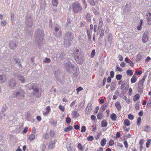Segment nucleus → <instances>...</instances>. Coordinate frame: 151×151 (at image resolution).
Wrapping results in <instances>:
<instances>
[{
	"label": "nucleus",
	"instance_id": "774afa93",
	"mask_svg": "<svg viewBox=\"0 0 151 151\" xmlns=\"http://www.w3.org/2000/svg\"><path fill=\"white\" fill-rule=\"evenodd\" d=\"M114 144V141L113 140H110L109 142V144L111 145H113Z\"/></svg>",
	"mask_w": 151,
	"mask_h": 151
},
{
	"label": "nucleus",
	"instance_id": "e2e57ef3",
	"mask_svg": "<svg viewBox=\"0 0 151 151\" xmlns=\"http://www.w3.org/2000/svg\"><path fill=\"white\" fill-rule=\"evenodd\" d=\"M122 78V75H118L116 76V78L117 80H120Z\"/></svg>",
	"mask_w": 151,
	"mask_h": 151
},
{
	"label": "nucleus",
	"instance_id": "f8f14e48",
	"mask_svg": "<svg viewBox=\"0 0 151 151\" xmlns=\"http://www.w3.org/2000/svg\"><path fill=\"white\" fill-rule=\"evenodd\" d=\"M46 111L44 112L43 113V115L44 116L47 115L49 113L50 111V106H47L46 108Z\"/></svg>",
	"mask_w": 151,
	"mask_h": 151
},
{
	"label": "nucleus",
	"instance_id": "2eb2a0df",
	"mask_svg": "<svg viewBox=\"0 0 151 151\" xmlns=\"http://www.w3.org/2000/svg\"><path fill=\"white\" fill-rule=\"evenodd\" d=\"M13 81V79H11L9 82L10 86L12 88H14L16 86V83L14 82Z\"/></svg>",
	"mask_w": 151,
	"mask_h": 151
},
{
	"label": "nucleus",
	"instance_id": "a211bd4d",
	"mask_svg": "<svg viewBox=\"0 0 151 151\" xmlns=\"http://www.w3.org/2000/svg\"><path fill=\"white\" fill-rule=\"evenodd\" d=\"M98 119L100 120L103 118L104 117V115L103 113L101 112H99L97 116Z\"/></svg>",
	"mask_w": 151,
	"mask_h": 151
},
{
	"label": "nucleus",
	"instance_id": "b1692460",
	"mask_svg": "<svg viewBox=\"0 0 151 151\" xmlns=\"http://www.w3.org/2000/svg\"><path fill=\"white\" fill-rule=\"evenodd\" d=\"M106 142V140L105 138H104L102 139L101 141V145L102 146H104L105 145Z\"/></svg>",
	"mask_w": 151,
	"mask_h": 151
},
{
	"label": "nucleus",
	"instance_id": "8fccbe9b",
	"mask_svg": "<svg viewBox=\"0 0 151 151\" xmlns=\"http://www.w3.org/2000/svg\"><path fill=\"white\" fill-rule=\"evenodd\" d=\"M135 109L136 110H139V102L137 101L136 104Z\"/></svg>",
	"mask_w": 151,
	"mask_h": 151
},
{
	"label": "nucleus",
	"instance_id": "f3484780",
	"mask_svg": "<svg viewBox=\"0 0 151 151\" xmlns=\"http://www.w3.org/2000/svg\"><path fill=\"white\" fill-rule=\"evenodd\" d=\"M136 75L134 74L131 79V81L132 83H134L137 81V78H136Z\"/></svg>",
	"mask_w": 151,
	"mask_h": 151
},
{
	"label": "nucleus",
	"instance_id": "72a5a7b5",
	"mask_svg": "<svg viewBox=\"0 0 151 151\" xmlns=\"http://www.w3.org/2000/svg\"><path fill=\"white\" fill-rule=\"evenodd\" d=\"M130 7H129L127 4L125 6V7L124 9V12L126 11L129 12L130 11Z\"/></svg>",
	"mask_w": 151,
	"mask_h": 151
},
{
	"label": "nucleus",
	"instance_id": "69168bd1",
	"mask_svg": "<svg viewBox=\"0 0 151 151\" xmlns=\"http://www.w3.org/2000/svg\"><path fill=\"white\" fill-rule=\"evenodd\" d=\"M104 34V30L102 29L101 31V33L100 34V35L101 37H102Z\"/></svg>",
	"mask_w": 151,
	"mask_h": 151
},
{
	"label": "nucleus",
	"instance_id": "20e7f679",
	"mask_svg": "<svg viewBox=\"0 0 151 151\" xmlns=\"http://www.w3.org/2000/svg\"><path fill=\"white\" fill-rule=\"evenodd\" d=\"M25 92L24 90L21 89L20 92H17L16 96H19V98L21 99H23L25 96Z\"/></svg>",
	"mask_w": 151,
	"mask_h": 151
},
{
	"label": "nucleus",
	"instance_id": "4c0bfd02",
	"mask_svg": "<svg viewBox=\"0 0 151 151\" xmlns=\"http://www.w3.org/2000/svg\"><path fill=\"white\" fill-rule=\"evenodd\" d=\"M59 109L61 110V111L64 112L65 110V107L61 104L60 105L58 106Z\"/></svg>",
	"mask_w": 151,
	"mask_h": 151
},
{
	"label": "nucleus",
	"instance_id": "ddd939ff",
	"mask_svg": "<svg viewBox=\"0 0 151 151\" xmlns=\"http://www.w3.org/2000/svg\"><path fill=\"white\" fill-rule=\"evenodd\" d=\"M73 129V127L72 126L68 125L67 127L64 129V131L65 132H67L71 131Z\"/></svg>",
	"mask_w": 151,
	"mask_h": 151
},
{
	"label": "nucleus",
	"instance_id": "49530a36",
	"mask_svg": "<svg viewBox=\"0 0 151 151\" xmlns=\"http://www.w3.org/2000/svg\"><path fill=\"white\" fill-rule=\"evenodd\" d=\"M94 139L93 137V136H89L87 138V140L89 141H93Z\"/></svg>",
	"mask_w": 151,
	"mask_h": 151
},
{
	"label": "nucleus",
	"instance_id": "f03ea898",
	"mask_svg": "<svg viewBox=\"0 0 151 151\" xmlns=\"http://www.w3.org/2000/svg\"><path fill=\"white\" fill-rule=\"evenodd\" d=\"M72 32H68L64 35V44L65 45H69L73 39Z\"/></svg>",
	"mask_w": 151,
	"mask_h": 151
},
{
	"label": "nucleus",
	"instance_id": "ea45409f",
	"mask_svg": "<svg viewBox=\"0 0 151 151\" xmlns=\"http://www.w3.org/2000/svg\"><path fill=\"white\" fill-rule=\"evenodd\" d=\"M123 99H124L128 104H129L130 102V99L129 98H127L126 96H123Z\"/></svg>",
	"mask_w": 151,
	"mask_h": 151
},
{
	"label": "nucleus",
	"instance_id": "4d7b16f0",
	"mask_svg": "<svg viewBox=\"0 0 151 151\" xmlns=\"http://www.w3.org/2000/svg\"><path fill=\"white\" fill-rule=\"evenodd\" d=\"M50 135L48 133H46L45 135V138L46 139H48L50 138Z\"/></svg>",
	"mask_w": 151,
	"mask_h": 151
},
{
	"label": "nucleus",
	"instance_id": "5701e85b",
	"mask_svg": "<svg viewBox=\"0 0 151 151\" xmlns=\"http://www.w3.org/2000/svg\"><path fill=\"white\" fill-rule=\"evenodd\" d=\"M143 129H144V131H145L147 132H149L150 131V127L148 126H146L143 127Z\"/></svg>",
	"mask_w": 151,
	"mask_h": 151
},
{
	"label": "nucleus",
	"instance_id": "7c9ffc66",
	"mask_svg": "<svg viewBox=\"0 0 151 151\" xmlns=\"http://www.w3.org/2000/svg\"><path fill=\"white\" fill-rule=\"evenodd\" d=\"M143 85L138 84V91L139 92H141L142 93L143 91Z\"/></svg>",
	"mask_w": 151,
	"mask_h": 151
},
{
	"label": "nucleus",
	"instance_id": "1a4fd4ad",
	"mask_svg": "<svg viewBox=\"0 0 151 151\" xmlns=\"http://www.w3.org/2000/svg\"><path fill=\"white\" fill-rule=\"evenodd\" d=\"M35 135L31 133L27 137V139L31 142L35 139Z\"/></svg>",
	"mask_w": 151,
	"mask_h": 151
},
{
	"label": "nucleus",
	"instance_id": "39448f33",
	"mask_svg": "<svg viewBox=\"0 0 151 151\" xmlns=\"http://www.w3.org/2000/svg\"><path fill=\"white\" fill-rule=\"evenodd\" d=\"M57 139H55L54 141L51 140L49 143L48 148L49 149H52L55 147V144L57 142Z\"/></svg>",
	"mask_w": 151,
	"mask_h": 151
},
{
	"label": "nucleus",
	"instance_id": "473e14b6",
	"mask_svg": "<svg viewBox=\"0 0 151 151\" xmlns=\"http://www.w3.org/2000/svg\"><path fill=\"white\" fill-rule=\"evenodd\" d=\"M126 73L127 75L128 76H131L133 74V73L132 70L129 69L127 70Z\"/></svg>",
	"mask_w": 151,
	"mask_h": 151
},
{
	"label": "nucleus",
	"instance_id": "3c124183",
	"mask_svg": "<svg viewBox=\"0 0 151 151\" xmlns=\"http://www.w3.org/2000/svg\"><path fill=\"white\" fill-rule=\"evenodd\" d=\"M41 148L42 150L44 151L46 148V146L45 144H42L41 146Z\"/></svg>",
	"mask_w": 151,
	"mask_h": 151
},
{
	"label": "nucleus",
	"instance_id": "4468645a",
	"mask_svg": "<svg viewBox=\"0 0 151 151\" xmlns=\"http://www.w3.org/2000/svg\"><path fill=\"white\" fill-rule=\"evenodd\" d=\"M17 78H18L19 79V80L21 81L22 83H24L25 82V80L24 77L22 75H17Z\"/></svg>",
	"mask_w": 151,
	"mask_h": 151
},
{
	"label": "nucleus",
	"instance_id": "680f3d73",
	"mask_svg": "<svg viewBox=\"0 0 151 151\" xmlns=\"http://www.w3.org/2000/svg\"><path fill=\"white\" fill-rule=\"evenodd\" d=\"M6 24V22L5 20H3L1 22V25L2 26H5Z\"/></svg>",
	"mask_w": 151,
	"mask_h": 151
},
{
	"label": "nucleus",
	"instance_id": "412c9836",
	"mask_svg": "<svg viewBox=\"0 0 151 151\" xmlns=\"http://www.w3.org/2000/svg\"><path fill=\"white\" fill-rule=\"evenodd\" d=\"M52 2L54 6L57 7L58 4V0H52Z\"/></svg>",
	"mask_w": 151,
	"mask_h": 151
},
{
	"label": "nucleus",
	"instance_id": "f257e3e1",
	"mask_svg": "<svg viewBox=\"0 0 151 151\" xmlns=\"http://www.w3.org/2000/svg\"><path fill=\"white\" fill-rule=\"evenodd\" d=\"M70 7L72 8L73 11L75 13H78L83 10V8L81 4L78 1L75 2L73 3Z\"/></svg>",
	"mask_w": 151,
	"mask_h": 151
},
{
	"label": "nucleus",
	"instance_id": "bb28decb",
	"mask_svg": "<svg viewBox=\"0 0 151 151\" xmlns=\"http://www.w3.org/2000/svg\"><path fill=\"white\" fill-rule=\"evenodd\" d=\"M110 117L113 121H115L116 119V116L114 113H113L111 115Z\"/></svg>",
	"mask_w": 151,
	"mask_h": 151
},
{
	"label": "nucleus",
	"instance_id": "393cba45",
	"mask_svg": "<svg viewBox=\"0 0 151 151\" xmlns=\"http://www.w3.org/2000/svg\"><path fill=\"white\" fill-rule=\"evenodd\" d=\"M124 125L126 126H128L130 125L129 121L127 119H126L124 121Z\"/></svg>",
	"mask_w": 151,
	"mask_h": 151
},
{
	"label": "nucleus",
	"instance_id": "2f4dec72",
	"mask_svg": "<svg viewBox=\"0 0 151 151\" xmlns=\"http://www.w3.org/2000/svg\"><path fill=\"white\" fill-rule=\"evenodd\" d=\"M125 62L127 63H130V62H131V63L130 64V66H132V65L133 64V63L131 61V60L129 59V58L127 57H126L125 58Z\"/></svg>",
	"mask_w": 151,
	"mask_h": 151
},
{
	"label": "nucleus",
	"instance_id": "603ef678",
	"mask_svg": "<svg viewBox=\"0 0 151 151\" xmlns=\"http://www.w3.org/2000/svg\"><path fill=\"white\" fill-rule=\"evenodd\" d=\"M151 97L149 101H148L147 103V108H149V107L151 106Z\"/></svg>",
	"mask_w": 151,
	"mask_h": 151
},
{
	"label": "nucleus",
	"instance_id": "6ab92c4d",
	"mask_svg": "<svg viewBox=\"0 0 151 151\" xmlns=\"http://www.w3.org/2000/svg\"><path fill=\"white\" fill-rule=\"evenodd\" d=\"M108 125L107 122L106 120H104L101 122V127H106Z\"/></svg>",
	"mask_w": 151,
	"mask_h": 151
},
{
	"label": "nucleus",
	"instance_id": "052dcab7",
	"mask_svg": "<svg viewBox=\"0 0 151 151\" xmlns=\"http://www.w3.org/2000/svg\"><path fill=\"white\" fill-rule=\"evenodd\" d=\"M91 31H90L89 30H87V33L88 36L89 37H91Z\"/></svg>",
	"mask_w": 151,
	"mask_h": 151
},
{
	"label": "nucleus",
	"instance_id": "6e6d98bb",
	"mask_svg": "<svg viewBox=\"0 0 151 151\" xmlns=\"http://www.w3.org/2000/svg\"><path fill=\"white\" fill-rule=\"evenodd\" d=\"M83 89V88L82 87L80 86L77 89H76V91H77V94H78V92L82 90Z\"/></svg>",
	"mask_w": 151,
	"mask_h": 151
},
{
	"label": "nucleus",
	"instance_id": "a18cd8bd",
	"mask_svg": "<svg viewBox=\"0 0 151 151\" xmlns=\"http://www.w3.org/2000/svg\"><path fill=\"white\" fill-rule=\"evenodd\" d=\"M86 18L88 22L91 21V18L90 15L88 13H87L86 16Z\"/></svg>",
	"mask_w": 151,
	"mask_h": 151
},
{
	"label": "nucleus",
	"instance_id": "864d4df0",
	"mask_svg": "<svg viewBox=\"0 0 151 151\" xmlns=\"http://www.w3.org/2000/svg\"><path fill=\"white\" fill-rule=\"evenodd\" d=\"M128 118L130 120H132L134 119V117L133 115L130 114L128 115Z\"/></svg>",
	"mask_w": 151,
	"mask_h": 151
},
{
	"label": "nucleus",
	"instance_id": "cd10ccee",
	"mask_svg": "<svg viewBox=\"0 0 151 151\" xmlns=\"http://www.w3.org/2000/svg\"><path fill=\"white\" fill-rule=\"evenodd\" d=\"M139 94H136L134 97V101H137L139 99Z\"/></svg>",
	"mask_w": 151,
	"mask_h": 151
},
{
	"label": "nucleus",
	"instance_id": "c85d7f7f",
	"mask_svg": "<svg viewBox=\"0 0 151 151\" xmlns=\"http://www.w3.org/2000/svg\"><path fill=\"white\" fill-rule=\"evenodd\" d=\"M50 123L52 124L55 126L57 124V122L54 119H51Z\"/></svg>",
	"mask_w": 151,
	"mask_h": 151
},
{
	"label": "nucleus",
	"instance_id": "a878e982",
	"mask_svg": "<svg viewBox=\"0 0 151 151\" xmlns=\"http://www.w3.org/2000/svg\"><path fill=\"white\" fill-rule=\"evenodd\" d=\"M146 77V76L145 75H144L142 79L141 80L139 81V84L143 85V83L144 82V81Z\"/></svg>",
	"mask_w": 151,
	"mask_h": 151
},
{
	"label": "nucleus",
	"instance_id": "423d86ee",
	"mask_svg": "<svg viewBox=\"0 0 151 151\" xmlns=\"http://www.w3.org/2000/svg\"><path fill=\"white\" fill-rule=\"evenodd\" d=\"M149 37L148 35L145 33L143 34L142 38V41L143 43H146L147 42Z\"/></svg>",
	"mask_w": 151,
	"mask_h": 151
},
{
	"label": "nucleus",
	"instance_id": "0eeeda50",
	"mask_svg": "<svg viewBox=\"0 0 151 151\" xmlns=\"http://www.w3.org/2000/svg\"><path fill=\"white\" fill-rule=\"evenodd\" d=\"M80 115L76 111H72L71 114L72 117L73 118H77Z\"/></svg>",
	"mask_w": 151,
	"mask_h": 151
},
{
	"label": "nucleus",
	"instance_id": "4be33fe9",
	"mask_svg": "<svg viewBox=\"0 0 151 151\" xmlns=\"http://www.w3.org/2000/svg\"><path fill=\"white\" fill-rule=\"evenodd\" d=\"M99 27L101 28L103 25V21L101 17H100L99 18Z\"/></svg>",
	"mask_w": 151,
	"mask_h": 151
},
{
	"label": "nucleus",
	"instance_id": "9b49d317",
	"mask_svg": "<svg viewBox=\"0 0 151 151\" xmlns=\"http://www.w3.org/2000/svg\"><path fill=\"white\" fill-rule=\"evenodd\" d=\"M113 38V37L111 34L109 33L108 35L107 36V40L110 43H111Z\"/></svg>",
	"mask_w": 151,
	"mask_h": 151
},
{
	"label": "nucleus",
	"instance_id": "c03bdc74",
	"mask_svg": "<svg viewBox=\"0 0 151 151\" xmlns=\"http://www.w3.org/2000/svg\"><path fill=\"white\" fill-rule=\"evenodd\" d=\"M99 106H96L95 109L93 111V113L94 114H96L98 111L99 110Z\"/></svg>",
	"mask_w": 151,
	"mask_h": 151
},
{
	"label": "nucleus",
	"instance_id": "bf43d9fd",
	"mask_svg": "<svg viewBox=\"0 0 151 151\" xmlns=\"http://www.w3.org/2000/svg\"><path fill=\"white\" fill-rule=\"evenodd\" d=\"M147 20L148 24L149 25L151 24V18L147 17Z\"/></svg>",
	"mask_w": 151,
	"mask_h": 151
},
{
	"label": "nucleus",
	"instance_id": "09e8293b",
	"mask_svg": "<svg viewBox=\"0 0 151 151\" xmlns=\"http://www.w3.org/2000/svg\"><path fill=\"white\" fill-rule=\"evenodd\" d=\"M141 121V118L140 117H138L137 120V124L138 126H139L140 124V122Z\"/></svg>",
	"mask_w": 151,
	"mask_h": 151
},
{
	"label": "nucleus",
	"instance_id": "5fc2aeb1",
	"mask_svg": "<svg viewBox=\"0 0 151 151\" xmlns=\"http://www.w3.org/2000/svg\"><path fill=\"white\" fill-rule=\"evenodd\" d=\"M88 1L91 5L93 6L95 5V2L93 0H88Z\"/></svg>",
	"mask_w": 151,
	"mask_h": 151
},
{
	"label": "nucleus",
	"instance_id": "6e6552de",
	"mask_svg": "<svg viewBox=\"0 0 151 151\" xmlns=\"http://www.w3.org/2000/svg\"><path fill=\"white\" fill-rule=\"evenodd\" d=\"M9 47L12 49H14L17 46V45L15 42L13 41H11L9 44Z\"/></svg>",
	"mask_w": 151,
	"mask_h": 151
},
{
	"label": "nucleus",
	"instance_id": "7ed1b4c3",
	"mask_svg": "<svg viewBox=\"0 0 151 151\" xmlns=\"http://www.w3.org/2000/svg\"><path fill=\"white\" fill-rule=\"evenodd\" d=\"M35 84L34 83L31 84L30 87L33 90L34 92L33 94L37 98H38L41 96V93L39 92V90L37 88H35Z\"/></svg>",
	"mask_w": 151,
	"mask_h": 151
},
{
	"label": "nucleus",
	"instance_id": "79ce46f5",
	"mask_svg": "<svg viewBox=\"0 0 151 151\" xmlns=\"http://www.w3.org/2000/svg\"><path fill=\"white\" fill-rule=\"evenodd\" d=\"M39 32L40 34V36H41L42 37H43L44 36L45 34L44 33L43 31L42 30H38V31L37 32Z\"/></svg>",
	"mask_w": 151,
	"mask_h": 151
},
{
	"label": "nucleus",
	"instance_id": "c9c22d12",
	"mask_svg": "<svg viewBox=\"0 0 151 151\" xmlns=\"http://www.w3.org/2000/svg\"><path fill=\"white\" fill-rule=\"evenodd\" d=\"M142 58V55L140 53H139L137 56V60L139 61Z\"/></svg>",
	"mask_w": 151,
	"mask_h": 151
},
{
	"label": "nucleus",
	"instance_id": "37998d69",
	"mask_svg": "<svg viewBox=\"0 0 151 151\" xmlns=\"http://www.w3.org/2000/svg\"><path fill=\"white\" fill-rule=\"evenodd\" d=\"M26 23L27 26L28 27H31L32 25V21L29 22H26Z\"/></svg>",
	"mask_w": 151,
	"mask_h": 151
},
{
	"label": "nucleus",
	"instance_id": "aec40b11",
	"mask_svg": "<svg viewBox=\"0 0 151 151\" xmlns=\"http://www.w3.org/2000/svg\"><path fill=\"white\" fill-rule=\"evenodd\" d=\"M108 105V103L106 102L103 105H102L101 107L102 110L104 111L106 109L107 106Z\"/></svg>",
	"mask_w": 151,
	"mask_h": 151
},
{
	"label": "nucleus",
	"instance_id": "c756f323",
	"mask_svg": "<svg viewBox=\"0 0 151 151\" xmlns=\"http://www.w3.org/2000/svg\"><path fill=\"white\" fill-rule=\"evenodd\" d=\"M49 134L50 136L52 137H54L55 134V132L53 130H51L50 131Z\"/></svg>",
	"mask_w": 151,
	"mask_h": 151
},
{
	"label": "nucleus",
	"instance_id": "13d9d810",
	"mask_svg": "<svg viewBox=\"0 0 151 151\" xmlns=\"http://www.w3.org/2000/svg\"><path fill=\"white\" fill-rule=\"evenodd\" d=\"M86 131V127L85 126H82L81 127V132L83 133L85 132Z\"/></svg>",
	"mask_w": 151,
	"mask_h": 151
},
{
	"label": "nucleus",
	"instance_id": "9d476101",
	"mask_svg": "<svg viewBox=\"0 0 151 151\" xmlns=\"http://www.w3.org/2000/svg\"><path fill=\"white\" fill-rule=\"evenodd\" d=\"M143 22L142 19H141L140 20V22L139 23V24L137 27V28L138 30H141L142 27V26L143 24Z\"/></svg>",
	"mask_w": 151,
	"mask_h": 151
},
{
	"label": "nucleus",
	"instance_id": "dca6fc26",
	"mask_svg": "<svg viewBox=\"0 0 151 151\" xmlns=\"http://www.w3.org/2000/svg\"><path fill=\"white\" fill-rule=\"evenodd\" d=\"M115 106L117 108V110L118 111H120L122 107L120 104V103L119 101L116 102L115 104Z\"/></svg>",
	"mask_w": 151,
	"mask_h": 151
},
{
	"label": "nucleus",
	"instance_id": "f704fd0d",
	"mask_svg": "<svg viewBox=\"0 0 151 151\" xmlns=\"http://www.w3.org/2000/svg\"><path fill=\"white\" fill-rule=\"evenodd\" d=\"M78 149L80 151H83V149L82 145L80 143H79L77 145Z\"/></svg>",
	"mask_w": 151,
	"mask_h": 151
},
{
	"label": "nucleus",
	"instance_id": "58836bf2",
	"mask_svg": "<svg viewBox=\"0 0 151 151\" xmlns=\"http://www.w3.org/2000/svg\"><path fill=\"white\" fill-rule=\"evenodd\" d=\"M14 60L15 62L17 63L19 66V67L22 66V65L20 64V62L19 60V59L18 58H15L14 59Z\"/></svg>",
	"mask_w": 151,
	"mask_h": 151
},
{
	"label": "nucleus",
	"instance_id": "a19ab883",
	"mask_svg": "<svg viewBox=\"0 0 151 151\" xmlns=\"http://www.w3.org/2000/svg\"><path fill=\"white\" fill-rule=\"evenodd\" d=\"M65 121L67 124H70L71 121L70 118L69 117H67L66 118Z\"/></svg>",
	"mask_w": 151,
	"mask_h": 151
},
{
	"label": "nucleus",
	"instance_id": "de8ad7c7",
	"mask_svg": "<svg viewBox=\"0 0 151 151\" xmlns=\"http://www.w3.org/2000/svg\"><path fill=\"white\" fill-rule=\"evenodd\" d=\"M51 62V60L49 58H45V60L44 61V63H50Z\"/></svg>",
	"mask_w": 151,
	"mask_h": 151
},
{
	"label": "nucleus",
	"instance_id": "338daca9",
	"mask_svg": "<svg viewBox=\"0 0 151 151\" xmlns=\"http://www.w3.org/2000/svg\"><path fill=\"white\" fill-rule=\"evenodd\" d=\"M95 50H93L92 51L91 54V58H93L94 57L95 55Z\"/></svg>",
	"mask_w": 151,
	"mask_h": 151
},
{
	"label": "nucleus",
	"instance_id": "0e129e2a",
	"mask_svg": "<svg viewBox=\"0 0 151 151\" xmlns=\"http://www.w3.org/2000/svg\"><path fill=\"white\" fill-rule=\"evenodd\" d=\"M142 73V70H138L137 71H136L135 73L136 75L137 74V75H141Z\"/></svg>",
	"mask_w": 151,
	"mask_h": 151
},
{
	"label": "nucleus",
	"instance_id": "e433bc0d",
	"mask_svg": "<svg viewBox=\"0 0 151 151\" xmlns=\"http://www.w3.org/2000/svg\"><path fill=\"white\" fill-rule=\"evenodd\" d=\"M151 140L150 139H148L147 140V141L146 143V147L148 148L149 146L150 145V142H151Z\"/></svg>",
	"mask_w": 151,
	"mask_h": 151
}]
</instances>
